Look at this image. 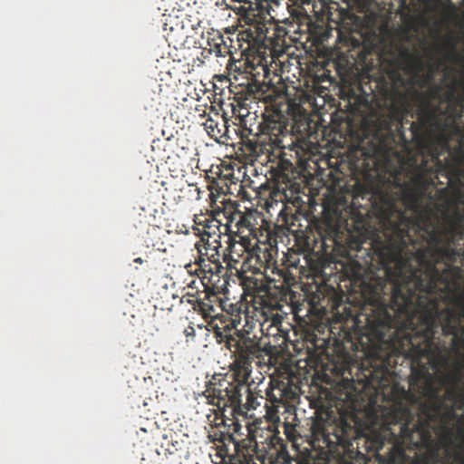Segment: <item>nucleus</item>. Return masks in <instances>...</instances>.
Wrapping results in <instances>:
<instances>
[{"label":"nucleus","instance_id":"nucleus-30","mask_svg":"<svg viewBox=\"0 0 464 464\" xmlns=\"http://www.w3.org/2000/svg\"><path fill=\"white\" fill-rule=\"evenodd\" d=\"M416 63H417V66H418V70H420L421 65H422V64H421V62H420V61H419V60H417V61H416Z\"/></svg>","mask_w":464,"mask_h":464},{"label":"nucleus","instance_id":"nucleus-26","mask_svg":"<svg viewBox=\"0 0 464 464\" xmlns=\"http://www.w3.org/2000/svg\"><path fill=\"white\" fill-rule=\"evenodd\" d=\"M218 40L220 41L219 44H216L215 47H216V53L218 55H219L221 53V44L224 43L223 41V37L221 35L218 36Z\"/></svg>","mask_w":464,"mask_h":464},{"label":"nucleus","instance_id":"nucleus-18","mask_svg":"<svg viewBox=\"0 0 464 464\" xmlns=\"http://www.w3.org/2000/svg\"><path fill=\"white\" fill-rule=\"evenodd\" d=\"M306 297L308 303L313 308L326 309V305L324 304V302L326 299V295L324 289L320 285H316L315 290L314 292L308 293Z\"/></svg>","mask_w":464,"mask_h":464},{"label":"nucleus","instance_id":"nucleus-24","mask_svg":"<svg viewBox=\"0 0 464 464\" xmlns=\"http://www.w3.org/2000/svg\"><path fill=\"white\" fill-rule=\"evenodd\" d=\"M184 334L188 338H194L196 335V330L192 325H188L184 329Z\"/></svg>","mask_w":464,"mask_h":464},{"label":"nucleus","instance_id":"nucleus-28","mask_svg":"<svg viewBox=\"0 0 464 464\" xmlns=\"http://www.w3.org/2000/svg\"><path fill=\"white\" fill-rule=\"evenodd\" d=\"M234 432L238 433L241 429V426L237 422L234 423Z\"/></svg>","mask_w":464,"mask_h":464},{"label":"nucleus","instance_id":"nucleus-10","mask_svg":"<svg viewBox=\"0 0 464 464\" xmlns=\"http://www.w3.org/2000/svg\"><path fill=\"white\" fill-rule=\"evenodd\" d=\"M414 418L408 408H400L392 412L394 425H399V438L402 442L419 447L420 444L429 440L430 432L420 420L418 419L416 422H413Z\"/></svg>","mask_w":464,"mask_h":464},{"label":"nucleus","instance_id":"nucleus-27","mask_svg":"<svg viewBox=\"0 0 464 464\" xmlns=\"http://www.w3.org/2000/svg\"><path fill=\"white\" fill-rule=\"evenodd\" d=\"M448 45H449V46H450V48L452 50V53H456V50H455L456 43H455V42H452V41H449V42H448Z\"/></svg>","mask_w":464,"mask_h":464},{"label":"nucleus","instance_id":"nucleus-31","mask_svg":"<svg viewBox=\"0 0 464 464\" xmlns=\"http://www.w3.org/2000/svg\"><path fill=\"white\" fill-rule=\"evenodd\" d=\"M222 227L224 228V233H227V231L228 230V226L227 225H223Z\"/></svg>","mask_w":464,"mask_h":464},{"label":"nucleus","instance_id":"nucleus-3","mask_svg":"<svg viewBox=\"0 0 464 464\" xmlns=\"http://www.w3.org/2000/svg\"><path fill=\"white\" fill-rule=\"evenodd\" d=\"M239 125L244 172H241V168L237 169V176L233 172L231 183L236 185L237 181L240 182L237 196L240 198L244 210L237 211V231L227 237V247L223 254V261L237 270L241 282L239 273L248 252L257 256L256 266L261 272V226H258V220L261 219V212L258 210L261 206V182L258 172L261 165L258 160L261 156V121H256L250 117ZM256 276L261 283V273ZM240 285H242L241 283Z\"/></svg>","mask_w":464,"mask_h":464},{"label":"nucleus","instance_id":"nucleus-32","mask_svg":"<svg viewBox=\"0 0 464 464\" xmlns=\"http://www.w3.org/2000/svg\"><path fill=\"white\" fill-rule=\"evenodd\" d=\"M390 430H392V428H390ZM392 435L394 437V440H396V433L394 431H392ZM399 440V439L397 438Z\"/></svg>","mask_w":464,"mask_h":464},{"label":"nucleus","instance_id":"nucleus-16","mask_svg":"<svg viewBox=\"0 0 464 464\" xmlns=\"http://www.w3.org/2000/svg\"><path fill=\"white\" fill-rule=\"evenodd\" d=\"M166 41L169 46L175 49H179L185 45L188 38V31L185 28L184 24H176L175 26H170L169 31L166 34Z\"/></svg>","mask_w":464,"mask_h":464},{"label":"nucleus","instance_id":"nucleus-9","mask_svg":"<svg viewBox=\"0 0 464 464\" xmlns=\"http://www.w3.org/2000/svg\"><path fill=\"white\" fill-rule=\"evenodd\" d=\"M290 382L291 380L288 374L284 373L278 376H270L269 386L266 390V399L270 404L266 403L265 405L266 412V415L263 416V419L268 422V426L266 429L270 434L266 438L265 442H262V445L266 443L272 450L269 452L263 449V454H266L267 457H269L271 453H275V449L270 443L271 436L276 435L279 437L278 424L280 423V418L278 409L280 407L285 408V401L291 399L293 395Z\"/></svg>","mask_w":464,"mask_h":464},{"label":"nucleus","instance_id":"nucleus-11","mask_svg":"<svg viewBox=\"0 0 464 464\" xmlns=\"http://www.w3.org/2000/svg\"><path fill=\"white\" fill-rule=\"evenodd\" d=\"M203 285L205 288L203 297L198 293L197 295H192V299H188V303L192 304L193 309L198 311L203 317H213L216 313L214 305L220 301L218 294L222 286L209 284H203Z\"/></svg>","mask_w":464,"mask_h":464},{"label":"nucleus","instance_id":"nucleus-34","mask_svg":"<svg viewBox=\"0 0 464 464\" xmlns=\"http://www.w3.org/2000/svg\"><path fill=\"white\" fill-rule=\"evenodd\" d=\"M262 188H263V190H266V189H269V187L266 186V184L263 183Z\"/></svg>","mask_w":464,"mask_h":464},{"label":"nucleus","instance_id":"nucleus-2","mask_svg":"<svg viewBox=\"0 0 464 464\" xmlns=\"http://www.w3.org/2000/svg\"><path fill=\"white\" fill-rule=\"evenodd\" d=\"M257 256L249 254L243 263L239 273L243 294L240 303V310L244 314L245 324L241 330L242 343L230 334V340L225 341L227 349L235 348L237 352L235 361L230 365L231 378L234 382L222 380L218 387H214L212 392L216 397L231 403H239L242 392L246 396L244 412L247 414L251 409L258 405V398L261 396V378L253 375L252 362L257 368L261 367V287L256 276L260 272L256 266Z\"/></svg>","mask_w":464,"mask_h":464},{"label":"nucleus","instance_id":"nucleus-1","mask_svg":"<svg viewBox=\"0 0 464 464\" xmlns=\"http://www.w3.org/2000/svg\"><path fill=\"white\" fill-rule=\"evenodd\" d=\"M383 162H349L355 188L349 202L339 198L324 208L329 217L311 223L307 240L323 255H341L346 276L359 285L365 301L354 327L370 342L399 341L395 350L410 360L414 382L432 386L433 372L446 368L450 351L442 333V298L426 286L424 265L397 233L394 202L380 187Z\"/></svg>","mask_w":464,"mask_h":464},{"label":"nucleus","instance_id":"nucleus-25","mask_svg":"<svg viewBox=\"0 0 464 464\" xmlns=\"http://www.w3.org/2000/svg\"><path fill=\"white\" fill-rule=\"evenodd\" d=\"M452 382H459L461 379V374L459 372H455L452 376L449 377Z\"/></svg>","mask_w":464,"mask_h":464},{"label":"nucleus","instance_id":"nucleus-12","mask_svg":"<svg viewBox=\"0 0 464 464\" xmlns=\"http://www.w3.org/2000/svg\"><path fill=\"white\" fill-rule=\"evenodd\" d=\"M203 126L208 135L218 143L226 144L228 140H231L228 119L224 114L218 111L208 114Z\"/></svg>","mask_w":464,"mask_h":464},{"label":"nucleus","instance_id":"nucleus-14","mask_svg":"<svg viewBox=\"0 0 464 464\" xmlns=\"http://www.w3.org/2000/svg\"><path fill=\"white\" fill-rule=\"evenodd\" d=\"M198 266V269L202 274L201 283L209 285H218L222 277H225L227 274V269L219 263H212L205 259V257L198 256L195 262ZM224 284L227 283V279L223 278Z\"/></svg>","mask_w":464,"mask_h":464},{"label":"nucleus","instance_id":"nucleus-19","mask_svg":"<svg viewBox=\"0 0 464 464\" xmlns=\"http://www.w3.org/2000/svg\"><path fill=\"white\" fill-rule=\"evenodd\" d=\"M218 246H214L213 247L210 246V244H205L203 246V249L198 248V254L199 256L205 257L206 260L210 261L212 263H219L222 264L220 261V255L218 252Z\"/></svg>","mask_w":464,"mask_h":464},{"label":"nucleus","instance_id":"nucleus-33","mask_svg":"<svg viewBox=\"0 0 464 464\" xmlns=\"http://www.w3.org/2000/svg\"><path fill=\"white\" fill-rule=\"evenodd\" d=\"M459 460L460 463L464 464V457L462 455L459 456Z\"/></svg>","mask_w":464,"mask_h":464},{"label":"nucleus","instance_id":"nucleus-22","mask_svg":"<svg viewBox=\"0 0 464 464\" xmlns=\"http://www.w3.org/2000/svg\"><path fill=\"white\" fill-rule=\"evenodd\" d=\"M218 230L219 234L222 233L220 229V222L216 218H206L204 224V234L210 237L211 235H216Z\"/></svg>","mask_w":464,"mask_h":464},{"label":"nucleus","instance_id":"nucleus-15","mask_svg":"<svg viewBox=\"0 0 464 464\" xmlns=\"http://www.w3.org/2000/svg\"><path fill=\"white\" fill-rule=\"evenodd\" d=\"M270 443L275 449V453H271L269 457L266 454H263V464H285L286 452L284 440L276 435H272Z\"/></svg>","mask_w":464,"mask_h":464},{"label":"nucleus","instance_id":"nucleus-7","mask_svg":"<svg viewBox=\"0 0 464 464\" xmlns=\"http://www.w3.org/2000/svg\"><path fill=\"white\" fill-rule=\"evenodd\" d=\"M349 50L347 56H340L336 62V71L343 82L348 78L356 82V90H350L349 99H354L356 102H362L360 95H367L358 81L360 70H362L367 62V57L372 53V44L369 39L361 33L351 34L348 38Z\"/></svg>","mask_w":464,"mask_h":464},{"label":"nucleus","instance_id":"nucleus-21","mask_svg":"<svg viewBox=\"0 0 464 464\" xmlns=\"http://www.w3.org/2000/svg\"><path fill=\"white\" fill-rule=\"evenodd\" d=\"M424 0H399L400 9L405 14H411L419 11Z\"/></svg>","mask_w":464,"mask_h":464},{"label":"nucleus","instance_id":"nucleus-17","mask_svg":"<svg viewBox=\"0 0 464 464\" xmlns=\"http://www.w3.org/2000/svg\"><path fill=\"white\" fill-rule=\"evenodd\" d=\"M405 459V450L401 443L396 439V441L389 449L386 455L388 464H402Z\"/></svg>","mask_w":464,"mask_h":464},{"label":"nucleus","instance_id":"nucleus-8","mask_svg":"<svg viewBox=\"0 0 464 464\" xmlns=\"http://www.w3.org/2000/svg\"><path fill=\"white\" fill-rule=\"evenodd\" d=\"M312 434L314 440L322 443L331 453L353 458L354 429L342 414L333 422L318 417L313 422Z\"/></svg>","mask_w":464,"mask_h":464},{"label":"nucleus","instance_id":"nucleus-20","mask_svg":"<svg viewBox=\"0 0 464 464\" xmlns=\"http://www.w3.org/2000/svg\"><path fill=\"white\" fill-rule=\"evenodd\" d=\"M233 329H236L235 321H232V324H226L224 327H216L214 329V335L216 338L217 343H224L225 341L230 340V334L232 333Z\"/></svg>","mask_w":464,"mask_h":464},{"label":"nucleus","instance_id":"nucleus-6","mask_svg":"<svg viewBox=\"0 0 464 464\" xmlns=\"http://www.w3.org/2000/svg\"><path fill=\"white\" fill-rule=\"evenodd\" d=\"M213 399L217 400L216 404L218 407H231L233 411L239 416H242L245 420V428L246 430V438L237 440L233 434L221 433L220 441L222 443L232 442L235 446L236 457L239 464H261V453L258 449L257 437L260 436L261 430V418L255 416L254 411L260 405L255 406L247 414L244 412L245 409H240V406L244 407L245 401H243V394L238 398L239 403H231V401H226L218 397H216L214 393L210 394Z\"/></svg>","mask_w":464,"mask_h":464},{"label":"nucleus","instance_id":"nucleus-4","mask_svg":"<svg viewBox=\"0 0 464 464\" xmlns=\"http://www.w3.org/2000/svg\"><path fill=\"white\" fill-rule=\"evenodd\" d=\"M242 30L238 34L241 59L235 63L243 82L241 91L237 92V102L239 107V123L246 118L261 121L259 102H261V0H242Z\"/></svg>","mask_w":464,"mask_h":464},{"label":"nucleus","instance_id":"nucleus-5","mask_svg":"<svg viewBox=\"0 0 464 464\" xmlns=\"http://www.w3.org/2000/svg\"><path fill=\"white\" fill-rule=\"evenodd\" d=\"M266 241L270 250L266 247L263 250L266 263V265L263 264V309L265 307L276 309L281 307L280 301L285 291V272L276 266H270L273 261L274 248L270 237ZM275 253L276 254V250ZM280 325L281 320L278 316L271 320L270 315L263 310V353L270 357L279 353L281 345L285 341V333ZM270 361L271 358H269Z\"/></svg>","mask_w":464,"mask_h":464},{"label":"nucleus","instance_id":"nucleus-13","mask_svg":"<svg viewBox=\"0 0 464 464\" xmlns=\"http://www.w3.org/2000/svg\"><path fill=\"white\" fill-rule=\"evenodd\" d=\"M279 200L271 197L263 204V209L269 215V220L263 217V231L267 232V237L271 223L274 222L276 227L287 225V215L285 212L286 206L283 201L284 195L281 194Z\"/></svg>","mask_w":464,"mask_h":464},{"label":"nucleus","instance_id":"nucleus-23","mask_svg":"<svg viewBox=\"0 0 464 464\" xmlns=\"http://www.w3.org/2000/svg\"><path fill=\"white\" fill-rule=\"evenodd\" d=\"M444 9L450 14H454L457 8L455 4L452 3L451 0H446L444 4Z\"/></svg>","mask_w":464,"mask_h":464},{"label":"nucleus","instance_id":"nucleus-29","mask_svg":"<svg viewBox=\"0 0 464 464\" xmlns=\"http://www.w3.org/2000/svg\"><path fill=\"white\" fill-rule=\"evenodd\" d=\"M134 262L141 264L143 262V260L140 257H137V258L134 259Z\"/></svg>","mask_w":464,"mask_h":464}]
</instances>
